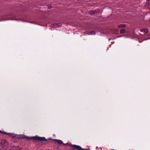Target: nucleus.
<instances>
[{
    "instance_id": "nucleus-1",
    "label": "nucleus",
    "mask_w": 150,
    "mask_h": 150,
    "mask_svg": "<svg viewBox=\"0 0 150 150\" xmlns=\"http://www.w3.org/2000/svg\"><path fill=\"white\" fill-rule=\"evenodd\" d=\"M8 146V143L6 140H0V150H7Z\"/></svg>"
},
{
    "instance_id": "nucleus-2",
    "label": "nucleus",
    "mask_w": 150,
    "mask_h": 150,
    "mask_svg": "<svg viewBox=\"0 0 150 150\" xmlns=\"http://www.w3.org/2000/svg\"><path fill=\"white\" fill-rule=\"evenodd\" d=\"M25 139L28 140H35L37 141H40L42 142H46L47 140L44 137H40L38 136H36L34 137H25Z\"/></svg>"
},
{
    "instance_id": "nucleus-3",
    "label": "nucleus",
    "mask_w": 150,
    "mask_h": 150,
    "mask_svg": "<svg viewBox=\"0 0 150 150\" xmlns=\"http://www.w3.org/2000/svg\"><path fill=\"white\" fill-rule=\"evenodd\" d=\"M0 131L1 133L5 134L13 138H18L21 139L23 138V137H18V136L17 134L13 133H7L6 132H2L1 131Z\"/></svg>"
},
{
    "instance_id": "nucleus-4",
    "label": "nucleus",
    "mask_w": 150,
    "mask_h": 150,
    "mask_svg": "<svg viewBox=\"0 0 150 150\" xmlns=\"http://www.w3.org/2000/svg\"><path fill=\"white\" fill-rule=\"evenodd\" d=\"M70 146H71L74 150H81L82 148L80 146L76 145L70 144Z\"/></svg>"
},
{
    "instance_id": "nucleus-5",
    "label": "nucleus",
    "mask_w": 150,
    "mask_h": 150,
    "mask_svg": "<svg viewBox=\"0 0 150 150\" xmlns=\"http://www.w3.org/2000/svg\"><path fill=\"white\" fill-rule=\"evenodd\" d=\"M53 140L55 141V142H57L59 144H63V142L61 140L57 139H54Z\"/></svg>"
},
{
    "instance_id": "nucleus-6",
    "label": "nucleus",
    "mask_w": 150,
    "mask_h": 150,
    "mask_svg": "<svg viewBox=\"0 0 150 150\" xmlns=\"http://www.w3.org/2000/svg\"><path fill=\"white\" fill-rule=\"evenodd\" d=\"M53 25L54 27L56 28L59 27H61L62 25V24L60 23H58L54 24Z\"/></svg>"
},
{
    "instance_id": "nucleus-7",
    "label": "nucleus",
    "mask_w": 150,
    "mask_h": 150,
    "mask_svg": "<svg viewBox=\"0 0 150 150\" xmlns=\"http://www.w3.org/2000/svg\"><path fill=\"white\" fill-rule=\"evenodd\" d=\"M141 31L143 32L144 33H146L148 32V30L147 29L143 28L141 30Z\"/></svg>"
},
{
    "instance_id": "nucleus-8",
    "label": "nucleus",
    "mask_w": 150,
    "mask_h": 150,
    "mask_svg": "<svg viewBox=\"0 0 150 150\" xmlns=\"http://www.w3.org/2000/svg\"><path fill=\"white\" fill-rule=\"evenodd\" d=\"M126 25L124 24H120L118 26V27L119 28H124L126 27Z\"/></svg>"
},
{
    "instance_id": "nucleus-9",
    "label": "nucleus",
    "mask_w": 150,
    "mask_h": 150,
    "mask_svg": "<svg viewBox=\"0 0 150 150\" xmlns=\"http://www.w3.org/2000/svg\"><path fill=\"white\" fill-rule=\"evenodd\" d=\"M89 13L91 15H93L95 13V11L94 10H91L90 11Z\"/></svg>"
},
{
    "instance_id": "nucleus-10",
    "label": "nucleus",
    "mask_w": 150,
    "mask_h": 150,
    "mask_svg": "<svg viewBox=\"0 0 150 150\" xmlns=\"http://www.w3.org/2000/svg\"><path fill=\"white\" fill-rule=\"evenodd\" d=\"M149 3H150V0H147V2L146 4V6H149Z\"/></svg>"
},
{
    "instance_id": "nucleus-11",
    "label": "nucleus",
    "mask_w": 150,
    "mask_h": 150,
    "mask_svg": "<svg viewBox=\"0 0 150 150\" xmlns=\"http://www.w3.org/2000/svg\"><path fill=\"white\" fill-rule=\"evenodd\" d=\"M95 32L94 31H91V32H89V35H95Z\"/></svg>"
},
{
    "instance_id": "nucleus-12",
    "label": "nucleus",
    "mask_w": 150,
    "mask_h": 150,
    "mask_svg": "<svg viewBox=\"0 0 150 150\" xmlns=\"http://www.w3.org/2000/svg\"><path fill=\"white\" fill-rule=\"evenodd\" d=\"M125 29H122L120 30V33H125Z\"/></svg>"
},
{
    "instance_id": "nucleus-13",
    "label": "nucleus",
    "mask_w": 150,
    "mask_h": 150,
    "mask_svg": "<svg viewBox=\"0 0 150 150\" xmlns=\"http://www.w3.org/2000/svg\"><path fill=\"white\" fill-rule=\"evenodd\" d=\"M95 11V13H98L100 12V10L99 9H97L94 10Z\"/></svg>"
},
{
    "instance_id": "nucleus-14",
    "label": "nucleus",
    "mask_w": 150,
    "mask_h": 150,
    "mask_svg": "<svg viewBox=\"0 0 150 150\" xmlns=\"http://www.w3.org/2000/svg\"><path fill=\"white\" fill-rule=\"evenodd\" d=\"M84 34H85L89 35V32L88 31H86L84 32Z\"/></svg>"
},
{
    "instance_id": "nucleus-15",
    "label": "nucleus",
    "mask_w": 150,
    "mask_h": 150,
    "mask_svg": "<svg viewBox=\"0 0 150 150\" xmlns=\"http://www.w3.org/2000/svg\"><path fill=\"white\" fill-rule=\"evenodd\" d=\"M66 146L67 145H69V146H70V144H70L69 143H67V144H64L63 143V144H62Z\"/></svg>"
},
{
    "instance_id": "nucleus-16",
    "label": "nucleus",
    "mask_w": 150,
    "mask_h": 150,
    "mask_svg": "<svg viewBox=\"0 0 150 150\" xmlns=\"http://www.w3.org/2000/svg\"><path fill=\"white\" fill-rule=\"evenodd\" d=\"M16 148L17 149V150H22V149L21 147H16Z\"/></svg>"
},
{
    "instance_id": "nucleus-17",
    "label": "nucleus",
    "mask_w": 150,
    "mask_h": 150,
    "mask_svg": "<svg viewBox=\"0 0 150 150\" xmlns=\"http://www.w3.org/2000/svg\"><path fill=\"white\" fill-rule=\"evenodd\" d=\"M81 150H88V149H83L82 148L81 149Z\"/></svg>"
},
{
    "instance_id": "nucleus-18",
    "label": "nucleus",
    "mask_w": 150,
    "mask_h": 150,
    "mask_svg": "<svg viewBox=\"0 0 150 150\" xmlns=\"http://www.w3.org/2000/svg\"><path fill=\"white\" fill-rule=\"evenodd\" d=\"M149 9H150V5L149 6Z\"/></svg>"
}]
</instances>
